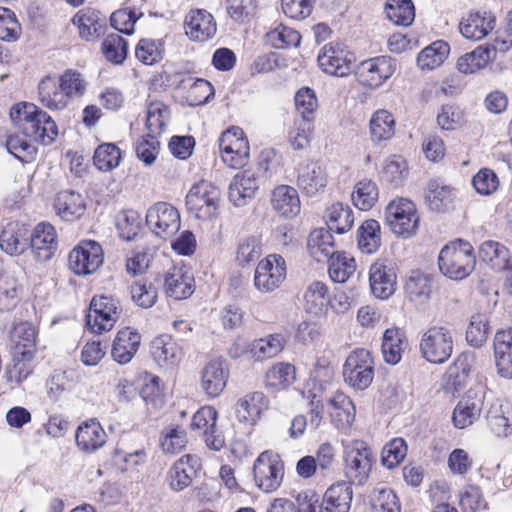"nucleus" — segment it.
Segmentation results:
<instances>
[{"mask_svg":"<svg viewBox=\"0 0 512 512\" xmlns=\"http://www.w3.org/2000/svg\"><path fill=\"white\" fill-rule=\"evenodd\" d=\"M10 119L24 135L48 145L58 135L55 121L33 103H18L10 109Z\"/></svg>","mask_w":512,"mask_h":512,"instance_id":"1","label":"nucleus"},{"mask_svg":"<svg viewBox=\"0 0 512 512\" xmlns=\"http://www.w3.org/2000/svg\"><path fill=\"white\" fill-rule=\"evenodd\" d=\"M475 264L476 257L473 246L460 239L445 245L438 256L441 273L455 281L467 278L475 269Z\"/></svg>","mask_w":512,"mask_h":512,"instance_id":"2","label":"nucleus"},{"mask_svg":"<svg viewBox=\"0 0 512 512\" xmlns=\"http://www.w3.org/2000/svg\"><path fill=\"white\" fill-rule=\"evenodd\" d=\"M454 345V331L444 325H434L422 333L419 341V352L427 362L441 365L452 356Z\"/></svg>","mask_w":512,"mask_h":512,"instance_id":"3","label":"nucleus"},{"mask_svg":"<svg viewBox=\"0 0 512 512\" xmlns=\"http://www.w3.org/2000/svg\"><path fill=\"white\" fill-rule=\"evenodd\" d=\"M385 220L393 234L409 239L418 231L420 216L414 202L398 197L386 206Z\"/></svg>","mask_w":512,"mask_h":512,"instance_id":"4","label":"nucleus"},{"mask_svg":"<svg viewBox=\"0 0 512 512\" xmlns=\"http://www.w3.org/2000/svg\"><path fill=\"white\" fill-rule=\"evenodd\" d=\"M487 390V378L478 375L474 386L467 391L454 408L452 421L456 428H467L480 418Z\"/></svg>","mask_w":512,"mask_h":512,"instance_id":"5","label":"nucleus"},{"mask_svg":"<svg viewBox=\"0 0 512 512\" xmlns=\"http://www.w3.org/2000/svg\"><path fill=\"white\" fill-rule=\"evenodd\" d=\"M220 195L218 187L209 181L195 183L186 195L187 210L199 220H212L219 212Z\"/></svg>","mask_w":512,"mask_h":512,"instance_id":"6","label":"nucleus"},{"mask_svg":"<svg viewBox=\"0 0 512 512\" xmlns=\"http://www.w3.org/2000/svg\"><path fill=\"white\" fill-rule=\"evenodd\" d=\"M344 461L345 474L350 483L362 485L368 480L374 455L366 442L352 441L345 449Z\"/></svg>","mask_w":512,"mask_h":512,"instance_id":"7","label":"nucleus"},{"mask_svg":"<svg viewBox=\"0 0 512 512\" xmlns=\"http://www.w3.org/2000/svg\"><path fill=\"white\" fill-rule=\"evenodd\" d=\"M220 157L223 163L233 169L244 167L250 157V146L240 127H231L219 138Z\"/></svg>","mask_w":512,"mask_h":512,"instance_id":"8","label":"nucleus"},{"mask_svg":"<svg viewBox=\"0 0 512 512\" xmlns=\"http://www.w3.org/2000/svg\"><path fill=\"white\" fill-rule=\"evenodd\" d=\"M343 377L345 382L355 390H365L374 378V361L370 351L356 349L349 354L344 366Z\"/></svg>","mask_w":512,"mask_h":512,"instance_id":"9","label":"nucleus"},{"mask_svg":"<svg viewBox=\"0 0 512 512\" xmlns=\"http://www.w3.org/2000/svg\"><path fill=\"white\" fill-rule=\"evenodd\" d=\"M396 66V60L389 56L370 58L359 63L355 77L361 86L376 90L392 77Z\"/></svg>","mask_w":512,"mask_h":512,"instance_id":"10","label":"nucleus"},{"mask_svg":"<svg viewBox=\"0 0 512 512\" xmlns=\"http://www.w3.org/2000/svg\"><path fill=\"white\" fill-rule=\"evenodd\" d=\"M254 480L265 493L277 490L283 480L284 465L280 456L272 451L262 452L254 462Z\"/></svg>","mask_w":512,"mask_h":512,"instance_id":"11","label":"nucleus"},{"mask_svg":"<svg viewBox=\"0 0 512 512\" xmlns=\"http://www.w3.org/2000/svg\"><path fill=\"white\" fill-rule=\"evenodd\" d=\"M286 275L285 259L279 254H269L255 269L254 286L261 293H271L283 284Z\"/></svg>","mask_w":512,"mask_h":512,"instance_id":"12","label":"nucleus"},{"mask_svg":"<svg viewBox=\"0 0 512 512\" xmlns=\"http://www.w3.org/2000/svg\"><path fill=\"white\" fill-rule=\"evenodd\" d=\"M121 314L119 301L111 296L96 295L90 302L87 325L95 333L111 330Z\"/></svg>","mask_w":512,"mask_h":512,"instance_id":"13","label":"nucleus"},{"mask_svg":"<svg viewBox=\"0 0 512 512\" xmlns=\"http://www.w3.org/2000/svg\"><path fill=\"white\" fill-rule=\"evenodd\" d=\"M146 223L157 237L168 239L180 229V214L171 204L158 202L148 209Z\"/></svg>","mask_w":512,"mask_h":512,"instance_id":"14","label":"nucleus"},{"mask_svg":"<svg viewBox=\"0 0 512 512\" xmlns=\"http://www.w3.org/2000/svg\"><path fill=\"white\" fill-rule=\"evenodd\" d=\"M103 263L101 245L93 240L81 241L69 253V266L77 275H89L96 272Z\"/></svg>","mask_w":512,"mask_h":512,"instance_id":"15","label":"nucleus"},{"mask_svg":"<svg viewBox=\"0 0 512 512\" xmlns=\"http://www.w3.org/2000/svg\"><path fill=\"white\" fill-rule=\"evenodd\" d=\"M317 61L324 73L345 77L351 71L352 54L341 43L330 42L321 48Z\"/></svg>","mask_w":512,"mask_h":512,"instance_id":"16","label":"nucleus"},{"mask_svg":"<svg viewBox=\"0 0 512 512\" xmlns=\"http://www.w3.org/2000/svg\"><path fill=\"white\" fill-rule=\"evenodd\" d=\"M216 409L212 406H203L194 413L190 427L204 436L208 448L219 451L225 445L224 436L217 430Z\"/></svg>","mask_w":512,"mask_h":512,"instance_id":"17","label":"nucleus"},{"mask_svg":"<svg viewBox=\"0 0 512 512\" xmlns=\"http://www.w3.org/2000/svg\"><path fill=\"white\" fill-rule=\"evenodd\" d=\"M328 183L324 167L315 161H303L297 167L296 185L309 197L323 192Z\"/></svg>","mask_w":512,"mask_h":512,"instance_id":"18","label":"nucleus"},{"mask_svg":"<svg viewBox=\"0 0 512 512\" xmlns=\"http://www.w3.org/2000/svg\"><path fill=\"white\" fill-rule=\"evenodd\" d=\"M194 276L191 270L183 265H174L164 274V291L176 300L190 297L194 292Z\"/></svg>","mask_w":512,"mask_h":512,"instance_id":"19","label":"nucleus"},{"mask_svg":"<svg viewBox=\"0 0 512 512\" xmlns=\"http://www.w3.org/2000/svg\"><path fill=\"white\" fill-rule=\"evenodd\" d=\"M228 377L226 361L222 358L212 359L201 370V389L210 398L218 397L225 389Z\"/></svg>","mask_w":512,"mask_h":512,"instance_id":"20","label":"nucleus"},{"mask_svg":"<svg viewBox=\"0 0 512 512\" xmlns=\"http://www.w3.org/2000/svg\"><path fill=\"white\" fill-rule=\"evenodd\" d=\"M184 29L190 40L204 42L215 35L217 26L210 12L204 9H192L185 16Z\"/></svg>","mask_w":512,"mask_h":512,"instance_id":"21","label":"nucleus"},{"mask_svg":"<svg viewBox=\"0 0 512 512\" xmlns=\"http://www.w3.org/2000/svg\"><path fill=\"white\" fill-rule=\"evenodd\" d=\"M369 283L375 297L388 299L396 290V273L393 267L384 260L376 261L369 270Z\"/></svg>","mask_w":512,"mask_h":512,"instance_id":"22","label":"nucleus"},{"mask_svg":"<svg viewBox=\"0 0 512 512\" xmlns=\"http://www.w3.org/2000/svg\"><path fill=\"white\" fill-rule=\"evenodd\" d=\"M107 438V433L95 418L83 421L75 432L76 446L87 454L100 450L106 444Z\"/></svg>","mask_w":512,"mask_h":512,"instance_id":"23","label":"nucleus"},{"mask_svg":"<svg viewBox=\"0 0 512 512\" xmlns=\"http://www.w3.org/2000/svg\"><path fill=\"white\" fill-rule=\"evenodd\" d=\"M29 244L37 261L50 260L58 246L55 228L50 223H39L30 234Z\"/></svg>","mask_w":512,"mask_h":512,"instance_id":"24","label":"nucleus"},{"mask_svg":"<svg viewBox=\"0 0 512 512\" xmlns=\"http://www.w3.org/2000/svg\"><path fill=\"white\" fill-rule=\"evenodd\" d=\"M496 19L488 11H472L462 17L459 23L461 35L472 41L484 39L495 27Z\"/></svg>","mask_w":512,"mask_h":512,"instance_id":"25","label":"nucleus"},{"mask_svg":"<svg viewBox=\"0 0 512 512\" xmlns=\"http://www.w3.org/2000/svg\"><path fill=\"white\" fill-rule=\"evenodd\" d=\"M150 353L155 363L166 370H172L178 366L183 356L179 344L166 334L157 336L152 340Z\"/></svg>","mask_w":512,"mask_h":512,"instance_id":"26","label":"nucleus"},{"mask_svg":"<svg viewBox=\"0 0 512 512\" xmlns=\"http://www.w3.org/2000/svg\"><path fill=\"white\" fill-rule=\"evenodd\" d=\"M258 188V179L254 171L238 172L232 178L228 188L229 201L235 207H243L255 197Z\"/></svg>","mask_w":512,"mask_h":512,"instance_id":"27","label":"nucleus"},{"mask_svg":"<svg viewBox=\"0 0 512 512\" xmlns=\"http://www.w3.org/2000/svg\"><path fill=\"white\" fill-rule=\"evenodd\" d=\"M29 228L22 223L10 221L0 234V248L10 256H18L29 246Z\"/></svg>","mask_w":512,"mask_h":512,"instance_id":"28","label":"nucleus"},{"mask_svg":"<svg viewBox=\"0 0 512 512\" xmlns=\"http://www.w3.org/2000/svg\"><path fill=\"white\" fill-rule=\"evenodd\" d=\"M200 467L201 462L198 456L191 454L182 456L168 472L167 479L170 488L175 491H182L188 487Z\"/></svg>","mask_w":512,"mask_h":512,"instance_id":"29","label":"nucleus"},{"mask_svg":"<svg viewBox=\"0 0 512 512\" xmlns=\"http://www.w3.org/2000/svg\"><path fill=\"white\" fill-rule=\"evenodd\" d=\"M330 421L338 429H348L352 426L356 409L353 401L343 392H335L327 402Z\"/></svg>","mask_w":512,"mask_h":512,"instance_id":"30","label":"nucleus"},{"mask_svg":"<svg viewBox=\"0 0 512 512\" xmlns=\"http://www.w3.org/2000/svg\"><path fill=\"white\" fill-rule=\"evenodd\" d=\"M71 21L77 27L79 37L85 41L98 39L105 27V17L89 7L79 10Z\"/></svg>","mask_w":512,"mask_h":512,"instance_id":"31","label":"nucleus"},{"mask_svg":"<svg viewBox=\"0 0 512 512\" xmlns=\"http://www.w3.org/2000/svg\"><path fill=\"white\" fill-rule=\"evenodd\" d=\"M141 342V335L130 327L119 330L112 344L111 355L119 364L132 360Z\"/></svg>","mask_w":512,"mask_h":512,"instance_id":"32","label":"nucleus"},{"mask_svg":"<svg viewBox=\"0 0 512 512\" xmlns=\"http://www.w3.org/2000/svg\"><path fill=\"white\" fill-rule=\"evenodd\" d=\"M303 308L313 317H323L329 311V288L321 281L311 282L303 294Z\"/></svg>","mask_w":512,"mask_h":512,"instance_id":"33","label":"nucleus"},{"mask_svg":"<svg viewBox=\"0 0 512 512\" xmlns=\"http://www.w3.org/2000/svg\"><path fill=\"white\" fill-rule=\"evenodd\" d=\"M494 360L497 374L512 379V331H498L494 337Z\"/></svg>","mask_w":512,"mask_h":512,"instance_id":"34","label":"nucleus"},{"mask_svg":"<svg viewBox=\"0 0 512 512\" xmlns=\"http://www.w3.org/2000/svg\"><path fill=\"white\" fill-rule=\"evenodd\" d=\"M271 206L274 211L286 218L297 216L301 202L297 190L289 185H278L271 193Z\"/></svg>","mask_w":512,"mask_h":512,"instance_id":"35","label":"nucleus"},{"mask_svg":"<svg viewBox=\"0 0 512 512\" xmlns=\"http://www.w3.org/2000/svg\"><path fill=\"white\" fill-rule=\"evenodd\" d=\"M268 400L263 392L255 391L240 398L235 407V414L240 422L254 425L261 413L267 409Z\"/></svg>","mask_w":512,"mask_h":512,"instance_id":"36","label":"nucleus"},{"mask_svg":"<svg viewBox=\"0 0 512 512\" xmlns=\"http://www.w3.org/2000/svg\"><path fill=\"white\" fill-rule=\"evenodd\" d=\"M353 497L350 483L340 482L330 486L320 503V512H349Z\"/></svg>","mask_w":512,"mask_h":512,"instance_id":"37","label":"nucleus"},{"mask_svg":"<svg viewBox=\"0 0 512 512\" xmlns=\"http://www.w3.org/2000/svg\"><path fill=\"white\" fill-rule=\"evenodd\" d=\"M56 214L65 221H74L84 215L86 203L83 196L74 191H61L54 201Z\"/></svg>","mask_w":512,"mask_h":512,"instance_id":"38","label":"nucleus"},{"mask_svg":"<svg viewBox=\"0 0 512 512\" xmlns=\"http://www.w3.org/2000/svg\"><path fill=\"white\" fill-rule=\"evenodd\" d=\"M38 99L49 110L60 111L70 105L58 80L45 77L38 85Z\"/></svg>","mask_w":512,"mask_h":512,"instance_id":"39","label":"nucleus"},{"mask_svg":"<svg viewBox=\"0 0 512 512\" xmlns=\"http://www.w3.org/2000/svg\"><path fill=\"white\" fill-rule=\"evenodd\" d=\"M296 379V368L287 362H277L264 375V387L270 392L286 390Z\"/></svg>","mask_w":512,"mask_h":512,"instance_id":"40","label":"nucleus"},{"mask_svg":"<svg viewBox=\"0 0 512 512\" xmlns=\"http://www.w3.org/2000/svg\"><path fill=\"white\" fill-rule=\"evenodd\" d=\"M267 512H320L319 498L312 491H303L297 495L295 503L284 498L275 499Z\"/></svg>","mask_w":512,"mask_h":512,"instance_id":"41","label":"nucleus"},{"mask_svg":"<svg viewBox=\"0 0 512 512\" xmlns=\"http://www.w3.org/2000/svg\"><path fill=\"white\" fill-rule=\"evenodd\" d=\"M406 346V335L401 328L391 327L384 331L381 351L386 363L391 365L399 363Z\"/></svg>","mask_w":512,"mask_h":512,"instance_id":"42","label":"nucleus"},{"mask_svg":"<svg viewBox=\"0 0 512 512\" xmlns=\"http://www.w3.org/2000/svg\"><path fill=\"white\" fill-rule=\"evenodd\" d=\"M13 353L16 355L34 357L36 353V329L29 322L17 323L11 331Z\"/></svg>","mask_w":512,"mask_h":512,"instance_id":"43","label":"nucleus"},{"mask_svg":"<svg viewBox=\"0 0 512 512\" xmlns=\"http://www.w3.org/2000/svg\"><path fill=\"white\" fill-rule=\"evenodd\" d=\"M307 247L310 256L317 262L329 260L338 253L335 251L334 237L331 231L324 228L315 229L310 233Z\"/></svg>","mask_w":512,"mask_h":512,"instance_id":"44","label":"nucleus"},{"mask_svg":"<svg viewBox=\"0 0 512 512\" xmlns=\"http://www.w3.org/2000/svg\"><path fill=\"white\" fill-rule=\"evenodd\" d=\"M450 54V46L446 41L437 40L423 48L417 55V67L423 71L439 68Z\"/></svg>","mask_w":512,"mask_h":512,"instance_id":"45","label":"nucleus"},{"mask_svg":"<svg viewBox=\"0 0 512 512\" xmlns=\"http://www.w3.org/2000/svg\"><path fill=\"white\" fill-rule=\"evenodd\" d=\"M396 129V120L394 115L386 109L376 110L370 118L369 130L373 143H382L390 140Z\"/></svg>","mask_w":512,"mask_h":512,"instance_id":"46","label":"nucleus"},{"mask_svg":"<svg viewBox=\"0 0 512 512\" xmlns=\"http://www.w3.org/2000/svg\"><path fill=\"white\" fill-rule=\"evenodd\" d=\"M357 246L363 254L376 253L382 244L381 225L374 219L365 220L357 229Z\"/></svg>","mask_w":512,"mask_h":512,"instance_id":"47","label":"nucleus"},{"mask_svg":"<svg viewBox=\"0 0 512 512\" xmlns=\"http://www.w3.org/2000/svg\"><path fill=\"white\" fill-rule=\"evenodd\" d=\"M179 89L185 90V100L189 106L207 103L214 95L213 86L205 79L188 77L181 81Z\"/></svg>","mask_w":512,"mask_h":512,"instance_id":"48","label":"nucleus"},{"mask_svg":"<svg viewBox=\"0 0 512 512\" xmlns=\"http://www.w3.org/2000/svg\"><path fill=\"white\" fill-rule=\"evenodd\" d=\"M456 197L455 190L439 181L429 182L425 194L427 205L431 210L442 212L448 209Z\"/></svg>","mask_w":512,"mask_h":512,"instance_id":"49","label":"nucleus"},{"mask_svg":"<svg viewBox=\"0 0 512 512\" xmlns=\"http://www.w3.org/2000/svg\"><path fill=\"white\" fill-rule=\"evenodd\" d=\"M480 259L496 271H505L510 261L506 246L496 241H485L479 248Z\"/></svg>","mask_w":512,"mask_h":512,"instance_id":"50","label":"nucleus"},{"mask_svg":"<svg viewBox=\"0 0 512 512\" xmlns=\"http://www.w3.org/2000/svg\"><path fill=\"white\" fill-rule=\"evenodd\" d=\"M285 347V339L281 334H269L252 341L251 359L264 361L276 357Z\"/></svg>","mask_w":512,"mask_h":512,"instance_id":"51","label":"nucleus"},{"mask_svg":"<svg viewBox=\"0 0 512 512\" xmlns=\"http://www.w3.org/2000/svg\"><path fill=\"white\" fill-rule=\"evenodd\" d=\"M324 218L328 225V230L343 234L349 231L354 223L353 211L348 205L334 203L329 206Z\"/></svg>","mask_w":512,"mask_h":512,"instance_id":"52","label":"nucleus"},{"mask_svg":"<svg viewBox=\"0 0 512 512\" xmlns=\"http://www.w3.org/2000/svg\"><path fill=\"white\" fill-rule=\"evenodd\" d=\"M491 61V50L483 45L457 59L456 68L461 74H474L487 66Z\"/></svg>","mask_w":512,"mask_h":512,"instance_id":"53","label":"nucleus"},{"mask_svg":"<svg viewBox=\"0 0 512 512\" xmlns=\"http://www.w3.org/2000/svg\"><path fill=\"white\" fill-rule=\"evenodd\" d=\"M36 142L35 139L24 135L18 130L17 133L8 136L6 147L8 152L20 161L31 162L37 153Z\"/></svg>","mask_w":512,"mask_h":512,"instance_id":"54","label":"nucleus"},{"mask_svg":"<svg viewBox=\"0 0 512 512\" xmlns=\"http://www.w3.org/2000/svg\"><path fill=\"white\" fill-rule=\"evenodd\" d=\"M379 197V191L376 183L371 179L364 178L359 180L353 189L351 199L356 208L362 211L370 210Z\"/></svg>","mask_w":512,"mask_h":512,"instance_id":"55","label":"nucleus"},{"mask_svg":"<svg viewBox=\"0 0 512 512\" xmlns=\"http://www.w3.org/2000/svg\"><path fill=\"white\" fill-rule=\"evenodd\" d=\"M334 378V369L325 358H319L315 362L306 385V390H313L322 395Z\"/></svg>","mask_w":512,"mask_h":512,"instance_id":"56","label":"nucleus"},{"mask_svg":"<svg viewBox=\"0 0 512 512\" xmlns=\"http://www.w3.org/2000/svg\"><path fill=\"white\" fill-rule=\"evenodd\" d=\"M329 276L333 282L345 283L356 270V261L345 252H338L329 259Z\"/></svg>","mask_w":512,"mask_h":512,"instance_id":"57","label":"nucleus"},{"mask_svg":"<svg viewBox=\"0 0 512 512\" xmlns=\"http://www.w3.org/2000/svg\"><path fill=\"white\" fill-rule=\"evenodd\" d=\"M385 13L387 18L398 26H409L415 18V9L411 0H388Z\"/></svg>","mask_w":512,"mask_h":512,"instance_id":"58","label":"nucleus"},{"mask_svg":"<svg viewBox=\"0 0 512 512\" xmlns=\"http://www.w3.org/2000/svg\"><path fill=\"white\" fill-rule=\"evenodd\" d=\"M369 498L372 512H401L399 499L391 488L376 487Z\"/></svg>","mask_w":512,"mask_h":512,"instance_id":"59","label":"nucleus"},{"mask_svg":"<svg viewBox=\"0 0 512 512\" xmlns=\"http://www.w3.org/2000/svg\"><path fill=\"white\" fill-rule=\"evenodd\" d=\"M405 290L411 300L423 303L431 295L432 280L420 271H412L406 281Z\"/></svg>","mask_w":512,"mask_h":512,"instance_id":"60","label":"nucleus"},{"mask_svg":"<svg viewBox=\"0 0 512 512\" xmlns=\"http://www.w3.org/2000/svg\"><path fill=\"white\" fill-rule=\"evenodd\" d=\"M64 94L70 103L81 98L87 88V82L79 72L68 69L58 79Z\"/></svg>","mask_w":512,"mask_h":512,"instance_id":"61","label":"nucleus"},{"mask_svg":"<svg viewBox=\"0 0 512 512\" xmlns=\"http://www.w3.org/2000/svg\"><path fill=\"white\" fill-rule=\"evenodd\" d=\"M488 335V317L481 313L472 315L466 330L467 343L472 347L479 348L487 341Z\"/></svg>","mask_w":512,"mask_h":512,"instance_id":"62","label":"nucleus"},{"mask_svg":"<svg viewBox=\"0 0 512 512\" xmlns=\"http://www.w3.org/2000/svg\"><path fill=\"white\" fill-rule=\"evenodd\" d=\"M381 173L384 181L399 186L408 176V166L403 157L393 155L384 161Z\"/></svg>","mask_w":512,"mask_h":512,"instance_id":"63","label":"nucleus"},{"mask_svg":"<svg viewBox=\"0 0 512 512\" xmlns=\"http://www.w3.org/2000/svg\"><path fill=\"white\" fill-rule=\"evenodd\" d=\"M163 55L164 46L161 40L141 39L135 48L136 58L146 65L160 62Z\"/></svg>","mask_w":512,"mask_h":512,"instance_id":"64","label":"nucleus"}]
</instances>
